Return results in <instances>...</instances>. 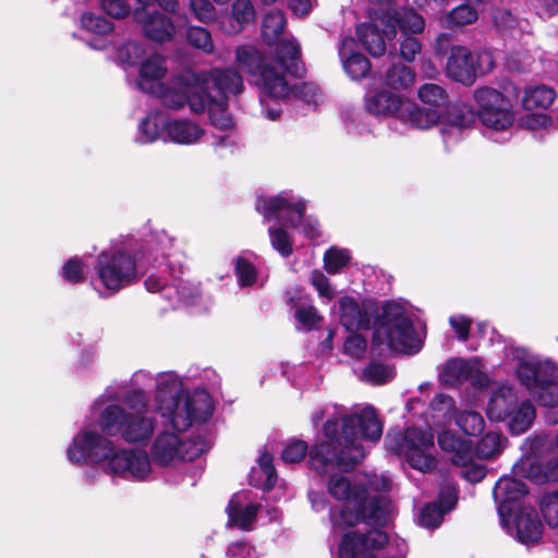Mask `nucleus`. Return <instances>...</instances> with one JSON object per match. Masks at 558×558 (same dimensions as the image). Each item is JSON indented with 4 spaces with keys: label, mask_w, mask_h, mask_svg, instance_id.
Returning <instances> with one entry per match:
<instances>
[{
    "label": "nucleus",
    "mask_w": 558,
    "mask_h": 558,
    "mask_svg": "<svg viewBox=\"0 0 558 558\" xmlns=\"http://www.w3.org/2000/svg\"><path fill=\"white\" fill-rule=\"evenodd\" d=\"M456 423L466 435L476 436L484 429V418L475 411H462L456 415Z\"/></svg>",
    "instance_id": "nucleus-47"
},
{
    "label": "nucleus",
    "mask_w": 558,
    "mask_h": 558,
    "mask_svg": "<svg viewBox=\"0 0 558 558\" xmlns=\"http://www.w3.org/2000/svg\"><path fill=\"white\" fill-rule=\"evenodd\" d=\"M85 267L83 262L77 258H70L62 268V276L64 280L76 283L84 279Z\"/></svg>",
    "instance_id": "nucleus-63"
},
{
    "label": "nucleus",
    "mask_w": 558,
    "mask_h": 558,
    "mask_svg": "<svg viewBox=\"0 0 558 558\" xmlns=\"http://www.w3.org/2000/svg\"><path fill=\"white\" fill-rule=\"evenodd\" d=\"M512 513L514 514L513 523H509L510 517H507L506 522L502 523L508 533L524 545L537 543L542 537L543 525L536 511L523 506Z\"/></svg>",
    "instance_id": "nucleus-18"
},
{
    "label": "nucleus",
    "mask_w": 558,
    "mask_h": 558,
    "mask_svg": "<svg viewBox=\"0 0 558 558\" xmlns=\"http://www.w3.org/2000/svg\"><path fill=\"white\" fill-rule=\"evenodd\" d=\"M340 311V322L349 331L360 329H369L373 319L366 310L361 308L359 303L349 296L341 298L338 301Z\"/></svg>",
    "instance_id": "nucleus-28"
},
{
    "label": "nucleus",
    "mask_w": 558,
    "mask_h": 558,
    "mask_svg": "<svg viewBox=\"0 0 558 558\" xmlns=\"http://www.w3.org/2000/svg\"><path fill=\"white\" fill-rule=\"evenodd\" d=\"M364 105L365 109L373 116L396 117L399 120V113L404 101L400 95L383 89L366 95Z\"/></svg>",
    "instance_id": "nucleus-25"
},
{
    "label": "nucleus",
    "mask_w": 558,
    "mask_h": 558,
    "mask_svg": "<svg viewBox=\"0 0 558 558\" xmlns=\"http://www.w3.org/2000/svg\"><path fill=\"white\" fill-rule=\"evenodd\" d=\"M417 96L424 106L429 109H436L439 116L442 117L444 107L448 97L446 90L441 86L434 83L423 84L417 90Z\"/></svg>",
    "instance_id": "nucleus-43"
},
{
    "label": "nucleus",
    "mask_w": 558,
    "mask_h": 558,
    "mask_svg": "<svg viewBox=\"0 0 558 558\" xmlns=\"http://www.w3.org/2000/svg\"><path fill=\"white\" fill-rule=\"evenodd\" d=\"M89 426L76 433L66 449V458L73 464L106 462L108 474L126 481L143 482L151 475L150 458L144 449L117 447L102 430Z\"/></svg>",
    "instance_id": "nucleus-5"
},
{
    "label": "nucleus",
    "mask_w": 558,
    "mask_h": 558,
    "mask_svg": "<svg viewBox=\"0 0 558 558\" xmlns=\"http://www.w3.org/2000/svg\"><path fill=\"white\" fill-rule=\"evenodd\" d=\"M276 44V60H270L272 66H277L282 75L287 78L286 72L294 75L300 74L299 54L300 46L294 38L279 39Z\"/></svg>",
    "instance_id": "nucleus-33"
},
{
    "label": "nucleus",
    "mask_w": 558,
    "mask_h": 558,
    "mask_svg": "<svg viewBox=\"0 0 558 558\" xmlns=\"http://www.w3.org/2000/svg\"><path fill=\"white\" fill-rule=\"evenodd\" d=\"M153 383L155 376L141 369L129 381L106 388L92 405L100 430L128 444L149 441L156 428V418L148 414V397L144 388Z\"/></svg>",
    "instance_id": "nucleus-2"
},
{
    "label": "nucleus",
    "mask_w": 558,
    "mask_h": 558,
    "mask_svg": "<svg viewBox=\"0 0 558 558\" xmlns=\"http://www.w3.org/2000/svg\"><path fill=\"white\" fill-rule=\"evenodd\" d=\"M386 446L388 450L403 456L413 469L423 473L433 471L437 465L430 429L410 427L403 435L389 433Z\"/></svg>",
    "instance_id": "nucleus-12"
},
{
    "label": "nucleus",
    "mask_w": 558,
    "mask_h": 558,
    "mask_svg": "<svg viewBox=\"0 0 558 558\" xmlns=\"http://www.w3.org/2000/svg\"><path fill=\"white\" fill-rule=\"evenodd\" d=\"M526 494V485L519 478L504 476L496 483L493 496L501 523H505L507 517H511L513 511L522 507L520 500Z\"/></svg>",
    "instance_id": "nucleus-19"
},
{
    "label": "nucleus",
    "mask_w": 558,
    "mask_h": 558,
    "mask_svg": "<svg viewBox=\"0 0 558 558\" xmlns=\"http://www.w3.org/2000/svg\"><path fill=\"white\" fill-rule=\"evenodd\" d=\"M134 21L142 26L144 35L158 43H165L175 35L177 26L159 11L148 13L146 9L138 8L133 12Z\"/></svg>",
    "instance_id": "nucleus-20"
},
{
    "label": "nucleus",
    "mask_w": 558,
    "mask_h": 558,
    "mask_svg": "<svg viewBox=\"0 0 558 558\" xmlns=\"http://www.w3.org/2000/svg\"><path fill=\"white\" fill-rule=\"evenodd\" d=\"M380 24L385 25V35L388 39L395 38L397 35V27H399L403 35L422 33L425 26L424 19L413 10H405L398 13L396 16L385 13L380 17Z\"/></svg>",
    "instance_id": "nucleus-24"
},
{
    "label": "nucleus",
    "mask_w": 558,
    "mask_h": 558,
    "mask_svg": "<svg viewBox=\"0 0 558 558\" xmlns=\"http://www.w3.org/2000/svg\"><path fill=\"white\" fill-rule=\"evenodd\" d=\"M518 401L517 393L511 386H500L489 398L487 416L492 421L504 422L509 417V412Z\"/></svg>",
    "instance_id": "nucleus-32"
},
{
    "label": "nucleus",
    "mask_w": 558,
    "mask_h": 558,
    "mask_svg": "<svg viewBox=\"0 0 558 558\" xmlns=\"http://www.w3.org/2000/svg\"><path fill=\"white\" fill-rule=\"evenodd\" d=\"M433 416L439 421L447 422L451 420L454 410V400L445 393H438L430 402Z\"/></svg>",
    "instance_id": "nucleus-54"
},
{
    "label": "nucleus",
    "mask_w": 558,
    "mask_h": 558,
    "mask_svg": "<svg viewBox=\"0 0 558 558\" xmlns=\"http://www.w3.org/2000/svg\"><path fill=\"white\" fill-rule=\"evenodd\" d=\"M445 122L468 131L474 122V112L466 105H454L448 111Z\"/></svg>",
    "instance_id": "nucleus-52"
},
{
    "label": "nucleus",
    "mask_w": 558,
    "mask_h": 558,
    "mask_svg": "<svg viewBox=\"0 0 558 558\" xmlns=\"http://www.w3.org/2000/svg\"><path fill=\"white\" fill-rule=\"evenodd\" d=\"M284 24V15L279 10H270L265 15L262 34L268 45H275L280 39Z\"/></svg>",
    "instance_id": "nucleus-44"
},
{
    "label": "nucleus",
    "mask_w": 558,
    "mask_h": 558,
    "mask_svg": "<svg viewBox=\"0 0 558 558\" xmlns=\"http://www.w3.org/2000/svg\"><path fill=\"white\" fill-rule=\"evenodd\" d=\"M268 233L271 246L279 252L281 256L288 257L292 254V241L284 229L270 227Z\"/></svg>",
    "instance_id": "nucleus-56"
},
{
    "label": "nucleus",
    "mask_w": 558,
    "mask_h": 558,
    "mask_svg": "<svg viewBox=\"0 0 558 558\" xmlns=\"http://www.w3.org/2000/svg\"><path fill=\"white\" fill-rule=\"evenodd\" d=\"M100 9L110 17L122 20L131 14L129 0H100Z\"/></svg>",
    "instance_id": "nucleus-59"
},
{
    "label": "nucleus",
    "mask_w": 558,
    "mask_h": 558,
    "mask_svg": "<svg viewBox=\"0 0 558 558\" xmlns=\"http://www.w3.org/2000/svg\"><path fill=\"white\" fill-rule=\"evenodd\" d=\"M177 433H160L151 448L153 460L159 465H170L181 460L192 461L198 458L206 450V442L203 438L185 439L182 435L184 430Z\"/></svg>",
    "instance_id": "nucleus-14"
},
{
    "label": "nucleus",
    "mask_w": 558,
    "mask_h": 558,
    "mask_svg": "<svg viewBox=\"0 0 558 558\" xmlns=\"http://www.w3.org/2000/svg\"><path fill=\"white\" fill-rule=\"evenodd\" d=\"M286 300L290 306L295 308L294 317L298 328L312 330L319 325L322 317L317 310L308 303L307 295L302 288L294 287L287 290Z\"/></svg>",
    "instance_id": "nucleus-21"
},
{
    "label": "nucleus",
    "mask_w": 558,
    "mask_h": 558,
    "mask_svg": "<svg viewBox=\"0 0 558 558\" xmlns=\"http://www.w3.org/2000/svg\"><path fill=\"white\" fill-rule=\"evenodd\" d=\"M515 477L529 478L534 482L558 481V458L550 459L545 468L534 457L520 459L512 468Z\"/></svg>",
    "instance_id": "nucleus-23"
},
{
    "label": "nucleus",
    "mask_w": 558,
    "mask_h": 558,
    "mask_svg": "<svg viewBox=\"0 0 558 558\" xmlns=\"http://www.w3.org/2000/svg\"><path fill=\"white\" fill-rule=\"evenodd\" d=\"M190 9L195 19L202 23L213 21L216 15L215 7L209 0H190Z\"/></svg>",
    "instance_id": "nucleus-62"
},
{
    "label": "nucleus",
    "mask_w": 558,
    "mask_h": 558,
    "mask_svg": "<svg viewBox=\"0 0 558 558\" xmlns=\"http://www.w3.org/2000/svg\"><path fill=\"white\" fill-rule=\"evenodd\" d=\"M438 445L444 451L451 453L450 459L454 465H465L473 457L472 442L450 430H444L438 435Z\"/></svg>",
    "instance_id": "nucleus-31"
},
{
    "label": "nucleus",
    "mask_w": 558,
    "mask_h": 558,
    "mask_svg": "<svg viewBox=\"0 0 558 558\" xmlns=\"http://www.w3.org/2000/svg\"><path fill=\"white\" fill-rule=\"evenodd\" d=\"M276 481L277 474L272 465V456L268 452H262L258 458V468L252 470L251 483L262 486L265 490H270Z\"/></svg>",
    "instance_id": "nucleus-38"
},
{
    "label": "nucleus",
    "mask_w": 558,
    "mask_h": 558,
    "mask_svg": "<svg viewBox=\"0 0 558 558\" xmlns=\"http://www.w3.org/2000/svg\"><path fill=\"white\" fill-rule=\"evenodd\" d=\"M477 117L481 123L492 131H508L515 119L511 100L501 92L482 86L474 90Z\"/></svg>",
    "instance_id": "nucleus-13"
},
{
    "label": "nucleus",
    "mask_w": 558,
    "mask_h": 558,
    "mask_svg": "<svg viewBox=\"0 0 558 558\" xmlns=\"http://www.w3.org/2000/svg\"><path fill=\"white\" fill-rule=\"evenodd\" d=\"M187 40L189 43L202 50L204 53H213L214 52V43L211 39L210 33L201 26H191L187 29Z\"/></svg>",
    "instance_id": "nucleus-53"
},
{
    "label": "nucleus",
    "mask_w": 558,
    "mask_h": 558,
    "mask_svg": "<svg viewBox=\"0 0 558 558\" xmlns=\"http://www.w3.org/2000/svg\"><path fill=\"white\" fill-rule=\"evenodd\" d=\"M258 257L251 253L244 252L235 259V274L240 287L263 286L266 276L257 269Z\"/></svg>",
    "instance_id": "nucleus-34"
},
{
    "label": "nucleus",
    "mask_w": 558,
    "mask_h": 558,
    "mask_svg": "<svg viewBox=\"0 0 558 558\" xmlns=\"http://www.w3.org/2000/svg\"><path fill=\"white\" fill-rule=\"evenodd\" d=\"M385 25L380 19L374 23H363L356 27V35L364 48L374 57L383 56L386 51Z\"/></svg>",
    "instance_id": "nucleus-35"
},
{
    "label": "nucleus",
    "mask_w": 558,
    "mask_h": 558,
    "mask_svg": "<svg viewBox=\"0 0 558 558\" xmlns=\"http://www.w3.org/2000/svg\"><path fill=\"white\" fill-rule=\"evenodd\" d=\"M172 244L173 239L161 231L148 241L147 250L122 244L101 252L95 265L97 276L95 287L97 288L99 282L104 289L99 292L102 295H111L132 286L147 271L150 259L157 260L155 254L160 252L162 256H168Z\"/></svg>",
    "instance_id": "nucleus-6"
},
{
    "label": "nucleus",
    "mask_w": 558,
    "mask_h": 558,
    "mask_svg": "<svg viewBox=\"0 0 558 558\" xmlns=\"http://www.w3.org/2000/svg\"><path fill=\"white\" fill-rule=\"evenodd\" d=\"M478 17L477 11L468 4H461L451 10L446 16L447 26L461 27L473 24Z\"/></svg>",
    "instance_id": "nucleus-51"
},
{
    "label": "nucleus",
    "mask_w": 558,
    "mask_h": 558,
    "mask_svg": "<svg viewBox=\"0 0 558 558\" xmlns=\"http://www.w3.org/2000/svg\"><path fill=\"white\" fill-rule=\"evenodd\" d=\"M389 488L390 481L385 475H359L351 480L344 474H332L328 492L345 502L340 510L330 511L332 530L341 532L360 521L385 524L392 512L391 500L384 495Z\"/></svg>",
    "instance_id": "nucleus-4"
},
{
    "label": "nucleus",
    "mask_w": 558,
    "mask_h": 558,
    "mask_svg": "<svg viewBox=\"0 0 558 558\" xmlns=\"http://www.w3.org/2000/svg\"><path fill=\"white\" fill-rule=\"evenodd\" d=\"M441 119L436 109H429L424 105L404 101L399 113V120L407 126L416 130H429L437 125Z\"/></svg>",
    "instance_id": "nucleus-26"
},
{
    "label": "nucleus",
    "mask_w": 558,
    "mask_h": 558,
    "mask_svg": "<svg viewBox=\"0 0 558 558\" xmlns=\"http://www.w3.org/2000/svg\"><path fill=\"white\" fill-rule=\"evenodd\" d=\"M535 416V408L529 400H518L505 422H507L511 434L521 435L531 427Z\"/></svg>",
    "instance_id": "nucleus-36"
},
{
    "label": "nucleus",
    "mask_w": 558,
    "mask_h": 558,
    "mask_svg": "<svg viewBox=\"0 0 558 558\" xmlns=\"http://www.w3.org/2000/svg\"><path fill=\"white\" fill-rule=\"evenodd\" d=\"M414 82V71L402 63L392 64L384 76L385 85L393 89H408Z\"/></svg>",
    "instance_id": "nucleus-42"
},
{
    "label": "nucleus",
    "mask_w": 558,
    "mask_h": 558,
    "mask_svg": "<svg viewBox=\"0 0 558 558\" xmlns=\"http://www.w3.org/2000/svg\"><path fill=\"white\" fill-rule=\"evenodd\" d=\"M81 27L99 36H106L113 31V24L110 21L89 11L81 15Z\"/></svg>",
    "instance_id": "nucleus-48"
},
{
    "label": "nucleus",
    "mask_w": 558,
    "mask_h": 558,
    "mask_svg": "<svg viewBox=\"0 0 558 558\" xmlns=\"http://www.w3.org/2000/svg\"><path fill=\"white\" fill-rule=\"evenodd\" d=\"M167 121L159 112H150L138 124V136L136 141L142 144L155 142L165 130Z\"/></svg>",
    "instance_id": "nucleus-41"
},
{
    "label": "nucleus",
    "mask_w": 558,
    "mask_h": 558,
    "mask_svg": "<svg viewBox=\"0 0 558 558\" xmlns=\"http://www.w3.org/2000/svg\"><path fill=\"white\" fill-rule=\"evenodd\" d=\"M245 494H235L231 497L227 512L229 523L241 530H251L256 520L259 506L256 504L243 505Z\"/></svg>",
    "instance_id": "nucleus-30"
},
{
    "label": "nucleus",
    "mask_w": 558,
    "mask_h": 558,
    "mask_svg": "<svg viewBox=\"0 0 558 558\" xmlns=\"http://www.w3.org/2000/svg\"><path fill=\"white\" fill-rule=\"evenodd\" d=\"M167 72L166 59L159 53L150 54L141 62L137 82L140 89L147 94L158 92Z\"/></svg>",
    "instance_id": "nucleus-22"
},
{
    "label": "nucleus",
    "mask_w": 558,
    "mask_h": 558,
    "mask_svg": "<svg viewBox=\"0 0 558 558\" xmlns=\"http://www.w3.org/2000/svg\"><path fill=\"white\" fill-rule=\"evenodd\" d=\"M508 355L518 363L517 376L537 402L547 408V421L558 424V364L539 359L523 347L509 348Z\"/></svg>",
    "instance_id": "nucleus-8"
},
{
    "label": "nucleus",
    "mask_w": 558,
    "mask_h": 558,
    "mask_svg": "<svg viewBox=\"0 0 558 558\" xmlns=\"http://www.w3.org/2000/svg\"><path fill=\"white\" fill-rule=\"evenodd\" d=\"M235 63L247 73L260 92L275 99H284L290 93V83L270 59L251 45L240 46L235 50Z\"/></svg>",
    "instance_id": "nucleus-11"
},
{
    "label": "nucleus",
    "mask_w": 558,
    "mask_h": 558,
    "mask_svg": "<svg viewBox=\"0 0 558 558\" xmlns=\"http://www.w3.org/2000/svg\"><path fill=\"white\" fill-rule=\"evenodd\" d=\"M407 554L408 544L403 538H389L377 529L363 534L345 533L338 549L339 558H407Z\"/></svg>",
    "instance_id": "nucleus-10"
},
{
    "label": "nucleus",
    "mask_w": 558,
    "mask_h": 558,
    "mask_svg": "<svg viewBox=\"0 0 558 558\" xmlns=\"http://www.w3.org/2000/svg\"><path fill=\"white\" fill-rule=\"evenodd\" d=\"M350 253L345 248H329L324 256L325 269L329 274H337L341 268L348 265Z\"/></svg>",
    "instance_id": "nucleus-55"
},
{
    "label": "nucleus",
    "mask_w": 558,
    "mask_h": 558,
    "mask_svg": "<svg viewBox=\"0 0 558 558\" xmlns=\"http://www.w3.org/2000/svg\"><path fill=\"white\" fill-rule=\"evenodd\" d=\"M165 132L171 142L180 145L196 144L205 134L201 125L187 119L167 121Z\"/></svg>",
    "instance_id": "nucleus-29"
},
{
    "label": "nucleus",
    "mask_w": 558,
    "mask_h": 558,
    "mask_svg": "<svg viewBox=\"0 0 558 558\" xmlns=\"http://www.w3.org/2000/svg\"><path fill=\"white\" fill-rule=\"evenodd\" d=\"M292 93L307 105L316 106L322 99L320 89L313 83H301L294 88L290 86V93L287 97H289Z\"/></svg>",
    "instance_id": "nucleus-60"
},
{
    "label": "nucleus",
    "mask_w": 558,
    "mask_h": 558,
    "mask_svg": "<svg viewBox=\"0 0 558 558\" xmlns=\"http://www.w3.org/2000/svg\"><path fill=\"white\" fill-rule=\"evenodd\" d=\"M227 555L230 558H258L256 549L244 541L231 543L228 547Z\"/></svg>",
    "instance_id": "nucleus-64"
},
{
    "label": "nucleus",
    "mask_w": 558,
    "mask_h": 558,
    "mask_svg": "<svg viewBox=\"0 0 558 558\" xmlns=\"http://www.w3.org/2000/svg\"><path fill=\"white\" fill-rule=\"evenodd\" d=\"M255 207L266 221L296 227L304 218L305 202L292 192L284 191L276 196H259Z\"/></svg>",
    "instance_id": "nucleus-16"
},
{
    "label": "nucleus",
    "mask_w": 558,
    "mask_h": 558,
    "mask_svg": "<svg viewBox=\"0 0 558 558\" xmlns=\"http://www.w3.org/2000/svg\"><path fill=\"white\" fill-rule=\"evenodd\" d=\"M475 367L462 359L449 360L439 372V381L445 386H456L473 377Z\"/></svg>",
    "instance_id": "nucleus-37"
},
{
    "label": "nucleus",
    "mask_w": 558,
    "mask_h": 558,
    "mask_svg": "<svg viewBox=\"0 0 558 558\" xmlns=\"http://www.w3.org/2000/svg\"><path fill=\"white\" fill-rule=\"evenodd\" d=\"M374 340L379 344L386 343L390 351L408 354L416 353L422 348V339L412 318L396 302H388L383 306L381 317L374 330Z\"/></svg>",
    "instance_id": "nucleus-9"
},
{
    "label": "nucleus",
    "mask_w": 558,
    "mask_h": 558,
    "mask_svg": "<svg viewBox=\"0 0 558 558\" xmlns=\"http://www.w3.org/2000/svg\"><path fill=\"white\" fill-rule=\"evenodd\" d=\"M325 416L324 439L310 451L312 468L319 473H328L336 468L349 471L365 456L360 440L377 441L381 437L383 426L372 407L348 414L343 407L326 404L312 414L314 425Z\"/></svg>",
    "instance_id": "nucleus-1"
},
{
    "label": "nucleus",
    "mask_w": 558,
    "mask_h": 558,
    "mask_svg": "<svg viewBox=\"0 0 558 558\" xmlns=\"http://www.w3.org/2000/svg\"><path fill=\"white\" fill-rule=\"evenodd\" d=\"M541 511L546 523L551 526H558V493H548L543 496L541 501Z\"/></svg>",
    "instance_id": "nucleus-57"
},
{
    "label": "nucleus",
    "mask_w": 558,
    "mask_h": 558,
    "mask_svg": "<svg viewBox=\"0 0 558 558\" xmlns=\"http://www.w3.org/2000/svg\"><path fill=\"white\" fill-rule=\"evenodd\" d=\"M355 40L352 37H345L339 46V57L347 74L352 80L364 78L369 70L371 62L360 52L354 51Z\"/></svg>",
    "instance_id": "nucleus-27"
},
{
    "label": "nucleus",
    "mask_w": 558,
    "mask_h": 558,
    "mask_svg": "<svg viewBox=\"0 0 558 558\" xmlns=\"http://www.w3.org/2000/svg\"><path fill=\"white\" fill-rule=\"evenodd\" d=\"M395 377V369L386 364L373 362L363 371V378L373 385H383Z\"/></svg>",
    "instance_id": "nucleus-50"
},
{
    "label": "nucleus",
    "mask_w": 558,
    "mask_h": 558,
    "mask_svg": "<svg viewBox=\"0 0 558 558\" xmlns=\"http://www.w3.org/2000/svg\"><path fill=\"white\" fill-rule=\"evenodd\" d=\"M155 386L157 412L173 429L186 430L195 422L207 421L214 412L209 393L203 389L187 392L182 378L173 372L158 373Z\"/></svg>",
    "instance_id": "nucleus-7"
},
{
    "label": "nucleus",
    "mask_w": 558,
    "mask_h": 558,
    "mask_svg": "<svg viewBox=\"0 0 558 558\" xmlns=\"http://www.w3.org/2000/svg\"><path fill=\"white\" fill-rule=\"evenodd\" d=\"M555 99L556 92L554 88L546 85H538L525 89L522 104L526 110L536 108L546 109L551 106Z\"/></svg>",
    "instance_id": "nucleus-40"
},
{
    "label": "nucleus",
    "mask_w": 558,
    "mask_h": 558,
    "mask_svg": "<svg viewBox=\"0 0 558 558\" xmlns=\"http://www.w3.org/2000/svg\"><path fill=\"white\" fill-rule=\"evenodd\" d=\"M444 513V509L437 504H428L421 511L420 523L426 529H435L440 525Z\"/></svg>",
    "instance_id": "nucleus-61"
},
{
    "label": "nucleus",
    "mask_w": 558,
    "mask_h": 558,
    "mask_svg": "<svg viewBox=\"0 0 558 558\" xmlns=\"http://www.w3.org/2000/svg\"><path fill=\"white\" fill-rule=\"evenodd\" d=\"M308 451L305 441L299 439L290 440L281 452V459L286 463H298L304 459Z\"/></svg>",
    "instance_id": "nucleus-58"
},
{
    "label": "nucleus",
    "mask_w": 558,
    "mask_h": 558,
    "mask_svg": "<svg viewBox=\"0 0 558 558\" xmlns=\"http://www.w3.org/2000/svg\"><path fill=\"white\" fill-rule=\"evenodd\" d=\"M505 439L497 432H488L477 442L475 452L481 459H489L499 454L504 448Z\"/></svg>",
    "instance_id": "nucleus-45"
},
{
    "label": "nucleus",
    "mask_w": 558,
    "mask_h": 558,
    "mask_svg": "<svg viewBox=\"0 0 558 558\" xmlns=\"http://www.w3.org/2000/svg\"><path fill=\"white\" fill-rule=\"evenodd\" d=\"M243 90L241 74L232 68H215L193 75V84L182 77L174 78L170 86L160 84L158 92L149 93L170 109H180L186 102L194 113L208 110L211 123L219 129H229L233 121L228 113L229 96Z\"/></svg>",
    "instance_id": "nucleus-3"
},
{
    "label": "nucleus",
    "mask_w": 558,
    "mask_h": 558,
    "mask_svg": "<svg viewBox=\"0 0 558 558\" xmlns=\"http://www.w3.org/2000/svg\"><path fill=\"white\" fill-rule=\"evenodd\" d=\"M494 68L489 51L472 52L464 46H453L447 61V75L456 82L472 85L477 73H486Z\"/></svg>",
    "instance_id": "nucleus-15"
},
{
    "label": "nucleus",
    "mask_w": 558,
    "mask_h": 558,
    "mask_svg": "<svg viewBox=\"0 0 558 558\" xmlns=\"http://www.w3.org/2000/svg\"><path fill=\"white\" fill-rule=\"evenodd\" d=\"M161 275L150 274L145 280V287L149 292H161L166 299L177 303L192 302V293L179 275H183V266L174 268L173 262H168L160 270Z\"/></svg>",
    "instance_id": "nucleus-17"
},
{
    "label": "nucleus",
    "mask_w": 558,
    "mask_h": 558,
    "mask_svg": "<svg viewBox=\"0 0 558 558\" xmlns=\"http://www.w3.org/2000/svg\"><path fill=\"white\" fill-rule=\"evenodd\" d=\"M255 19V9L250 0H235L232 4V15L229 26H221L227 34H236L243 26L253 22Z\"/></svg>",
    "instance_id": "nucleus-39"
},
{
    "label": "nucleus",
    "mask_w": 558,
    "mask_h": 558,
    "mask_svg": "<svg viewBox=\"0 0 558 558\" xmlns=\"http://www.w3.org/2000/svg\"><path fill=\"white\" fill-rule=\"evenodd\" d=\"M494 24L501 33H509L515 37L523 31V21H519L511 12L506 10H496L494 13Z\"/></svg>",
    "instance_id": "nucleus-49"
},
{
    "label": "nucleus",
    "mask_w": 558,
    "mask_h": 558,
    "mask_svg": "<svg viewBox=\"0 0 558 558\" xmlns=\"http://www.w3.org/2000/svg\"><path fill=\"white\" fill-rule=\"evenodd\" d=\"M146 54L145 46L138 41L129 40L117 51V60L128 65H136L143 61Z\"/></svg>",
    "instance_id": "nucleus-46"
}]
</instances>
